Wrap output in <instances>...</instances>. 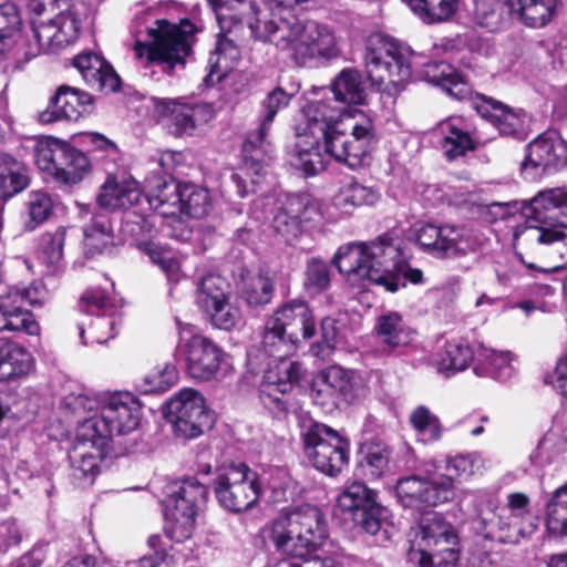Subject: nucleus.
<instances>
[{"label": "nucleus", "instance_id": "1", "mask_svg": "<svg viewBox=\"0 0 567 567\" xmlns=\"http://www.w3.org/2000/svg\"><path fill=\"white\" fill-rule=\"evenodd\" d=\"M526 225L514 233L513 245L530 269L557 271L567 264V188L538 192L523 206Z\"/></svg>", "mask_w": 567, "mask_h": 567}, {"label": "nucleus", "instance_id": "2", "mask_svg": "<svg viewBox=\"0 0 567 567\" xmlns=\"http://www.w3.org/2000/svg\"><path fill=\"white\" fill-rule=\"evenodd\" d=\"M332 264L352 285L370 281L383 286L386 291L396 292L405 287V280L413 285L423 284V272L408 265L399 245L390 235L383 234L370 244L352 243L341 246Z\"/></svg>", "mask_w": 567, "mask_h": 567}, {"label": "nucleus", "instance_id": "3", "mask_svg": "<svg viewBox=\"0 0 567 567\" xmlns=\"http://www.w3.org/2000/svg\"><path fill=\"white\" fill-rule=\"evenodd\" d=\"M252 37L274 43L281 50H289L299 65L319 58L331 59L338 55L337 40L328 25L302 20L290 11L277 19L262 21L258 28L252 27Z\"/></svg>", "mask_w": 567, "mask_h": 567}, {"label": "nucleus", "instance_id": "4", "mask_svg": "<svg viewBox=\"0 0 567 567\" xmlns=\"http://www.w3.org/2000/svg\"><path fill=\"white\" fill-rule=\"evenodd\" d=\"M260 533L277 553L298 558L321 549L329 539L326 515L310 504L280 512Z\"/></svg>", "mask_w": 567, "mask_h": 567}, {"label": "nucleus", "instance_id": "5", "mask_svg": "<svg viewBox=\"0 0 567 567\" xmlns=\"http://www.w3.org/2000/svg\"><path fill=\"white\" fill-rule=\"evenodd\" d=\"M33 44L23 48L24 59H33L42 51H55L73 42L80 21L70 0H30Z\"/></svg>", "mask_w": 567, "mask_h": 567}, {"label": "nucleus", "instance_id": "6", "mask_svg": "<svg viewBox=\"0 0 567 567\" xmlns=\"http://www.w3.org/2000/svg\"><path fill=\"white\" fill-rule=\"evenodd\" d=\"M306 127L300 132L298 127V142L291 153L290 163L297 169L303 171L308 176L317 175L326 169L327 158L318 148L319 138H327L336 125H344L342 112L332 107L326 101H317L305 109Z\"/></svg>", "mask_w": 567, "mask_h": 567}, {"label": "nucleus", "instance_id": "7", "mask_svg": "<svg viewBox=\"0 0 567 567\" xmlns=\"http://www.w3.org/2000/svg\"><path fill=\"white\" fill-rule=\"evenodd\" d=\"M412 49L402 41L381 32L369 35L364 63L369 79L394 92L402 91L412 75Z\"/></svg>", "mask_w": 567, "mask_h": 567}, {"label": "nucleus", "instance_id": "8", "mask_svg": "<svg viewBox=\"0 0 567 567\" xmlns=\"http://www.w3.org/2000/svg\"><path fill=\"white\" fill-rule=\"evenodd\" d=\"M147 41H136L134 52L137 59L166 65L171 72L176 65H184L192 54L196 27L187 19L178 24L157 19L146 28Z\"/></svg>", "mask_w": 567, "mask_h": 567}, {"label": "nucleus", "instance_id": "9", "mask_svg": "<svg viewBox=\"0 0 567 567\" xmlns=\"http://www.w3.org/2000/svg\"><path fill=\"white\" fill-rule=\"evenodd\" d=\"M141 419V404L128 392L104 394L101 413L80 422L81 437H96L107 445L116 435L134 431Z\"/></svg>", "mask_w": 567, "mask_h": 567}, {"label": "nucleus", "instance_id": "10", "mask_svg": "<svg viewBox=\"0 0 567 567\" xmlns=\"http://www.w3.org/2000/svg\"><path fill=\"white\" fill-rule=\"evenodd\" d=\"M303 454L307 461L322 474L336 477L349 460L348 442L332 427L310 422L301 429Z\"/></svg>", "mask_w": 567, "mask_h": 567}, {"label": "nucleus", "instance_id": "11", "mask_svg": "<svg viewBox=\"0 0 567 567\" xmlns=\"http://www.w3.org/2000/svg\"><path fill=\"white\" fill-rule=\"evenodd\" d=\"M207 496V488L196 478H186L174 491L166 505V536L182 543L189 539L195 529L196 515Z\"/></svg>", "mask_w": 567, "mask_h": 567}, {"label": "nucleus", "instance_id": "12", "mask_svg": "<svg viewBox=\"0 0 567 567\" xmlns=\"http://www.w3.org/2000/svg\"><path fill=\"white\" fill-rule=\"evenodd\" d=\"M375 141L372 123L344 121V125L333 127L324 140V158L329 155L336 161L355 168L364 164Z\"/></svg>", "mask_w": 567, "mask_h": 567}, {"label": "nucleus", "instance_id": "13", "mask_svg": "<svg viewBox=\"0 0 567 567\" xmlns=\"http://www.w3.org/2000/svg\"><path fill=\"white\" fill-rule=\"evenodd\" d=\"M214 492L219 504L230 512L251 508L260 488L257 475L244 463H230L217 470Z\"/></svg>", "mask_w": 567, "mask_h": 567}, {"label": "nucleus", "instance_id": "14", "mask_svg": "<svg viewBox=\"0 0 567 567\" xmlns=\"http://www.w3.org/2000/svg\"><path fill=\"white\" fill-rule=\"evenodd\" d=\"M167 419L174 433L183 439H195L212 427L214 416L208 410L203 395L194 389L186 388L173 396L167 404Z\"/></svg>", "mask_w": 567, "mask_h": 567}, {"label": "nucleus", "instance_id": "15", "mask_svg": "<svg viewBox=\"0 0 567 567\" xmlns=\"http://www.w3.org/2000/svg\"><path fill=\"white\" fill-rule=\"evenodd\" d=\"M567 165V142L555 131H547L526 146L520 163L525 179L536 181Z\"/></svg>", "mask_w": 567, "mask_h": 567}, {"label": "nucleus", "instance_id": "16", "mask_svg": "<svg viewBox=\"0 0 567 567\" xmlns=\"http://www.w3.org/2000/svg\"><path fill=\"white\" fill-rule=\"evenodd\" d=\"M473 523L477 533L484 537L511 544L518 543L537 528L533 519L520 517L511 509H497L492 501L480 509Z\"/></svg>", "mask_w": 567, "mask_h": 567}, {"label": "nucleus", "instance_id": "17", "mask_svg": "<svg viewBox=\"0 0 567 567\" xmlns=\"http://www.w3.org/2000/svg\"><path fill=\"white\" fill-rule=\"evenodd\" d=\"M395 493L403 507L419 513L452 501L455 494L451 480L430 481L416 475L399 480Z\"/></svg>", "mask_w": 567, "mask_h": 567}, {"label": "nucleus", "instance_id": "18", "mask_svg": "<svg viewBox=\"0 0 567 567\" xmlns=\"http://www.w3.org/2000/svg\"><path fill=\"white\" fill-rule=\"evenodd\" d=\"M415 240L423 252L436 259L463 257L471 249L463 229L449 224H421L415 229Z\"/></svg>", "mask_w": 567, "mask_h": 567}, {"label": "nucleus", "instance_id": "19", "mask_svg": "<svg viewBox=\"0 0 567 567\" xmlns=\"http://www.w3.org/2000/svg\"><path fill=\"white\" fill-rule=\"evenodd\" d=\"M338 506L349 512L353 520L368 534L375 535L382 525L383 507L378 504L375 493L361 482H353L338 496Z\"/></svg>", "mask_w": 567, "mask_h": 567}, {"label": "nucleus", "instance_id": "20", "mask_svg": "<svg viewBox=\"0 0 567 567\" xmlns=\"http://www.w3.org/2000/svg\"><path fill=\"white\" fill-rule=\"evenodd\" d=\"M186 373L197 381H210L220 369L224 352L210 339L194 334L181 346Z\"/></svg>", "mask_w": 567, "mask_h": 567}, {"label": "nucleus", "instance_id": "21", "mask_svg": "<svg viewBox=\"0 0 567 567\" xmlns=\"http://www.w3.org/2000/svg\"><path fill=\"white\" fill-rule=\"evenodd\" d=\"M354 398V372L341 365H330L318 373L313 388V401L328 409L349 403Z\"/></svg>", "mask_w": 567, "mask_h": 567}, {"label": "nucleus", "instance_id": "22", "mask_svg": "<svg viewBox=\"0 0 567 567\" xmlns=\"http://www.w3.org/2000/svg\"><path fill=\"white\" fill-rule=\"evenodd\" d=\"M454 542V528L437 513L423 517L419 525L410 532V549L408 558L415 565L425 564L432 548L441 543Z\"/></svg>", "mask_w": 567, "mask_h": 567}, {"label": "nucleus", "instance_id": "23", "mask_svg": "<svg viewBox=\"0 0 567 567\" xmlns=\"http://www.w3.org/2000/svg\"><path fill=\"white\" fill-rule=\"evenodd\" d=\"M22 19L12 2L0 4V55L6 56L12 70H21L31 59H24L23 48L33 44L22 33Z\"/></svg>", "mask_w": 567, "mask_h": 567}, {"label": "nucleus", "instance_id": "24", "mask_svg": "<svg viewBox=\"0 0 567 567\" xmlns=\"http://www.w3.org/2000/svg\"><path fill=\"white\" fill-rule=\"evenodd\" d=\"M317 213L318 207L309 195H289L277 207L272 218V228L286 241H291L300 235L301 224L312 220Z\"/></svg>", "mask_w": 567, "mask_h": 567}, {"label": "nucleus", "instance_id": "25", "mask_svg": "<svg viewBox=\"0 0 567 567\" xmlns=\"http://www.w3.org/2000/svg\"><path fill=\"white\" fill-rule=\"evenodd\" d=\"M105 446L106 444L96 437H81V427H78L75 441L69 452L74 484L86 486L94 482Z\"/></svg>", "mask_w": 567, "mask_h": 567}, {"label": "nucleus", "instance_id": "26", "mask_svg": "<svg viewBox=\"0 0 567 567\" xmlns=\"http://www.w3.org/2000/svg\"><path fill=\"white\" fill-rule=\"evenodd\" d=\"M93 97L79 89L61 85L48 107L39 114V121L50 124L56 121H78L91 112Z\"/></svg>", "mask_w": 567, "mask_h": 567}, {"label": "nucleus", "instance_id": "27", "mask_svg": "<svg viewBox=\"0 0 567 567\" xmlns=\"http://www.w3.org/2000/svg\"><path fill=\"white\" fill-rule=\"evenodd\" d=\"M373 333L381 353L386 355L401 352L414 340V330L396 311H388L379 316L373 327Z\"/></svg>", "mask_w": 567, "mask_h": 567}, {"label": "nucleus", "instance_id": "28", "mask_svg": "<svg viewBox=\"0 0 567 567\" xmlns=\"http://www.w3.org/2000/svg\"><path fill=\"white\" fill-rule=\"evenodd\" d=\"M271 317V324L284 328L287 334L299 342L300 338L310 339L316 333V322L307 302L291 300L278 308Z\"/></svg>", "mask_w": 567, "mask_h": 567}, {"label": "nucleus", "instance_id": "29", "mask_svg": "<svg viewBox=\"0 0 567 567\" xmlns=\"http://www.w3.org/2000/svg\"><path fill=\"white\" fill-rule=\"evenodd\" d=\"M142 193L137 181L124 173L109 175L102 184L97 203L106 209H125L136 205Z\"/></svg>", "mask_w": 567, "mask_h": 567}, {"label": "nucleus", "instance_id": "30", "mask_svg": "<svg viewBox=\"0 0 567 567\" xmlns=\"http://www.w3.org/2000/svg\"><path fill=\"white\" fill-rule=\"evenodd\" d=\"M155 112L174 135L192 133L205 112L202 105H189L175 100L154 99Z\"/></svg>", "mask_w": 567, "mask_h": 567}, {"label": "nucleus", "instance_id": "31", "mask_svg": "<svg viewBox=\"0 0 567 567\" xmlns=\"http://www.w3.org/2000/svg\"><path fill=\"white\" fill-rule=\"evenodd\" d=\"M378 198L379 194L372 187L351 182L339 188L322 214L328 220L337 221L351 215L359 206L373 205Z\"/></svg>", "mask_w": 567, "mask_h": 567}, {"label": "nucleus", "instance_id": "32", "mask_svg": "<svg viewBox=\"0 0 567 567\" xmlns=\"http://www.w3.org/2000/svg\"><path fill=\"white\" fill-rule=\"evenodd\" d=\"M73 65L79 70L83 80L93 89L103 92H114L120 87V78L113 68L95 53H82L74 58Z\"/></svg>", "mask_w": 567, "mask_h": 567}, {"label": "nucleus", "instance_id": "33", "mask_svg": "<svg viewBox=\"0 0 567 567\" xmlns=\"http://www.w3.org/2000/svg\"><path fill=\"white\" fill-rule=\"evenodd\" d=\"M474 107L482 117L488 118L501 134L517 138L525 137V117L507 109L501 102L480 96Z\"/></svg>", "mask_w": 567, "mask_h": 567}, {"label": "nucleus", "instance_id": "34", "mask_svg": "<svg viewBox=\"0 0 567 567\" xmlns=\"http://www.w3.org/2000/svg\"><path fill=\"white\" fill-rule=\"evenodd\" d=\"M269 127L261 124L250 132L243 145L244 169L251 176V183H258V177L264 173L266 159L272 153L271 145L267 141Z\"/></svg>", "mask_w": 567, "mask_h": 567}, {"label": "nucleus", "instance_id": "35", "mask_svg": "<svg viewBox=\"0 0 567 567\" xmlns=\"http://www.w3.org/2000/svg\"><path fill=\"white\" fill-rule=\"evenodd\" d=\"M422 76L429 83L441 86L451 96L464 100L471 94V87L456 69L444 61L426 63L422 70Z\"/></svg>", "mask_w": 567, "mask_h": 567}, {"label": "nucleus", "instance_id": "36", "mask_svg": "<svg viewBox=\"0 0 567 567\" xmlns=\"http://www.w3.org/2000/svg\"><path fill=\"white\" fill-rule=\"evenodd\" d=\"M216 11L219 28L233 31L236 19H246L247 27L252 35V27H260L262 21L257 17V6L251 0H208Z\"/></svg>", "mask_w": 567, "mask_h": 567}, {"label": "nucleus", "instance_id": "37", "mask_svg": "<svg viewBox=\"0 0 567 567\" xmlns=\"http://www.w3.org/2000/svg\"><path fill=\"white\" fill-rule=\"evenodd\" d=\"M184 184L169 177L158 182L151 189L147 202L163 217H175L183 209Z\"/></svg>", "mask_w": 567, "mask_h": 567}, {"label": "nucleus", "instance_id": "38", "mask_svg": "<svg viewBox=\"0 0 567 567\" xmlns=\"http://www.w3.org/2000/svg\"><path fill=\"white\" fill-rule=\"evenodd\" d=\"M33 365L30 352L17 342L0 338V380L10 381L28 374Z\"/></svg>", "mask_w": 567, "mask_h": 567}, {"label": "nucleus", "instance_id": "39", "mask_svg": "<svg viewBox=\"0 0 567 567\" xmlns=\"http://www.w3.org/2000/svg\"><path fill=\"white\" fill-rule=\"evenodd\" d=\"M30 184L28 166L7 153H0V199H9Z\"/></svg>", "mask_w": 567, "mask_h": 567}, {"label": "nucleus", "instance_id": "40", "mask_svg": "<svg viewBox=\"0 0 567 567\" xmlns=\"http://www.w3.org/2000/svg\"><path fill=\"white\" fill-rule=\"evenodd\" d=\"M27 332L34 336L40 327L33 315L24 309L12 295L0 300V332Z\"/></svg>", "mask_w": 567, "mask_h": 567}, {"label": "nucleus", "instance_id": "41", "mask_svg": "<svg viewBox=\"0 0 567 567\" xmlns=\"http://www.w3.org/2000/svg\"><path fill=\"white\" fill-rule=\"evenodd\" d=\"M275 367H270L265 374L266 383L261 390L262 393L275 395L277 393H288L293 385L299 382L303 375L302 365L299 362L277 358Z\"/></svg>", "mask_w": 567, "mask_h": 567}, {"label": "nucleus", "instance_id": "42", "mask_svg": "<svg viewBox=\"0 0 567 567\" xmlns=\"http://www.w3.org/2000/svg\"><path fill=\"white\" fill-rule=\"evenodd\" d=\"M474 359V352L464 339L446 341L444 348L433 359L439 373L454 374L468 368Z\"/></svg>", "mask_w": 567, "mask_h": 567}, {"label": "nucleus", "instance_id": "43", "mask_svg": "<svg viewBox=\"0 0 567 567\" xmlns=\"http://www.w3.org/2000/svg\"><path fill=\"white\" fill-rule=\"evenodd\" d=\"M439 132L442 135L443 153L450 161L463 156L466 152L475 148L474 140L457 118L442 122L439 126Z\"/></svg>", "mask_w": 567, "mask_h": 567}, {"label": "nucleus", "instance_id": "44", "mask_svg": "<svg viewBox=\"0 0 567 567\" xmlns=\"http://www.w3.org/2000/svg\"><path fill=\"white\" fill-rule=\"evenodd\" d=\"M513 360L514 357L508 351L497 352L484 348L478 352L474 372L480 377H491L496 380L506 381L515 372Z\"/></svg>", "mask_w": 567, "mask_h": 567}, {"label": "nucleus", "instance_id": "45", "mask_svg": "<svg viewBox=\"0 0 567 567\" xmlns=\"http://www.w3.org/2000/svg\"><path fill=\"white\" fill-rule=\"evenodd\" d=\"M558 0H512L514 16L532 28L546 25L554 17Z\"/></svg>", "mask_w": 567, "mask_h": 567}, {"label": "nucleus", "instance_id": "46", "mask_svg": "<svg viewBox=\"0 0 567 567\" xmlns=\"http://www.w3.org/2000/svg\"><path fill=\"white\" fill-rule=\"evenodd\" d=\"M247 25L246 19H236L233 22V31L221 30L217 40L215 52L209 58L212 66L227 69L229 61L239 58L238 42L244 32V25Z\"/></svg>", "mask_w": 567, "mask_h": 567}, {"label": "nucleus", "instance_id": "47", "mask_svg": "<svg viewBox=\"0 0 567 567\" xmlns=\"http://www.w3.org/2000/svg\"><path fill=\"white\" fill-rule=\"evenodd\" d=\"M114 245V234L111 221L105 215L94 216L84 228L85 254L94 256L103 254Z\"/></svg>", "mask_w": 567, "mask_h": 567}, {"label": "nucleus", "instance_id": "48", "mask_svg": "<svg viewBox=\"0 0 567 567\" xmlns=\"http://www.w3.org/2000/svg\"><path fill=\"white\" fill-rule=\"evenodd\" d=\"M231 298L230 284L221 276L207 274L197 282L196 302L203 310Z\"/></svg>", "mask_w": 567, "mask_h": 567}, {"label": "nucleus", "instance_id": "49", "mask_svg": "<svg viewBox=\"0 0 567 567\" xmlns=\"http://www.w3.org/2000/svg\"><path fill=\"white\" fill-rule=\"evenodd\" d=\"M62 158L56 179L64 184L80 183L90 171L87 156L68 143L64 144Z\"/></svg>", "mask_w": 567, "mask_h": 567}, {"label": "nucleus", "instance_id": "50", "mask_svg": "<svg viewBox=\"0 0 567 567\" xmlns=\"http://www.w3.org/2000/svg\"><path fill=\"white\" fill-rule=\"evenodd\" d=\"M546 527L556 538L567 537V483L558 487L547 503Z\"/></svg>", "mask_w": 567, "mask_h": 567}, {"label": "nucleus", "instance_id": "51", "mask_svg": "<svg viewBox=\"0 0 567 567\" xmlns=\"http://www.w3.org/2000/svg\"><path fill=\"white\" fill-rule=\"evenodd\" d=\"M391 450L382 442H369L365 445L360 467L372 480L380 478L390 470Z\"/></svg>", "mask_w": 567, "mask_h": 567}, {"label": "nucleus", "instance_id": "52", "mask_svg": "<svg viewBox=\"0 0 567 567\" xmlns=\"http://www.w3.org/2000/svg\"><path fill=\"white\" fill-rule=\"evenodd\" d=\"M475 16L482 27L496 31L509 16H514V7L512 0H477Z\"/></svg>", "mask_w": 567, "mask_h": 567}, {"label": "nucleus", "instance_id": "53", "mask_svg": "<svg viewBox=\"0 0 567 567\" xmlns=\"http://www.w3.org/2000/svg\"><path fill=\"white\" fill-rule=\"evenodd\" d=\"M332 91L337 101L347 104H361L365 92L361 75L355 70H343L332 83Z\"/></svg>", "mask_w": 567, "mask_h": 567}, {"label": "nucleus", "instance_id": "54", "mask_svg": "<svg viewBox=\"0 0 567 567\" xmlns=\"http://www.w3.org/2000/svg\"><path fill=\"white\" fill-rule=\"evenodd\" d=\"M297 347L295 342L284 330V328L271 324V317L265 323L261 339V350L272 358H287Z\"/></svg>", "mask_w": 567, "mask_h": 567}, {"label": "nucleus", "instance_id": "55", "mask_svg": "<svg viewBox=\"0 0 567 567\" xmlns=\"http://www.w3.org/2000/svg\"><path fill=\"white\" fill-rule=\"evenodd\" d=\"M25 220L23 227L28 231L34 230L47 221L53 212V200L50 194L43 190H32L24 203Z\"/></svg>", "mask_w": 567, "mask_h": 567}, {"label": "nucleus", "instance_id": "56", "mask_svg": "<svg viewBox=\"0 0 567 567\" xmlns=\"http://www.w3.org/2000/svg\"><path fill=\"white\" fill-rule=\"evenodd\" d=\"M64 144L65 142L56 138L38 141L34 146V159L38 167L42 171L50 172L56 177L58 167L63 159Z\"/></svg>", "mask_w": 567, "mask_h": 567}, {"label": "nucleus", "instance_id": "57", "mask_svg": "<svg viewBox=\"0 0 567 567\" xmlns=\"http://www.w3.org/2000/svg\"><path fill=\"white\" fill-rule=\"evenodd\" d=\"M212 209V198L206 188L192 184H184L183 209L185 214L193 218H202Z\"/></svg>", "mask_w": 567, "mask_h": 567}, {"label": "nucleus", "instance_id": "58", "mask_svg": "<svg viewBox=\"0 0 567 567\" xmlns=\"http://www.w3.org/2000/svg\"><path fill=\"white\" fill-rule=\"evenodd\" d=\"M274 296V282L264 275L248 277L244 281L243 297L249 307H259L270 302Z\"/></svg>", "mask_w": 567, "mask_h": 567}, {"label": "nucleus", "instance_id": "59", "mask_svg": "<svg viewBox=\"0 0 567 567\" xmlns=\"http://www.w3.org/2000/svg\"><path fill=\"white\" fill-rule=\"evenodd\" d=\"M178 379V373L173 364L165 363L148 372L141 383L144 393L165 392L172 388Z\"/></svg>", "mask_w": 567, "mask_h": 567}, {"label": "nucleus", "instance_id": "60", "mask_svg": "<svg viewBox=\"0 0 567 567\" xmlns=\"http://www.w3.org/2000/svg\"><path fill=\"white\" fill-rule=\"evenodd\" d=\"M330 271L326 261L312 258L307 262L305 270V289L311 295L326 291L330 286Z\"/></svg>", "mask_w": 567, "mask_h": 567}, {"label": "nucleus", "instance_id": "61", "mask_svg": "<svg viewBox=\"0 0 567 567\" xmlns=\"http://www.w3.org/2000/svg\"><path fill=\"white\" fill-rule=\"evenodd\" d=\"M410 422L425 442L437 441L441 437L439 419L424 405L417 406L411 413Z\"/></svg>", "mask_w": 567, "mask_h": 567}, {"label": "nucleus", "instance_id": "62", "mask_svg": "<svg viewBox=\"0 0 567 567\" xmlns=\"http://www.w3.org/2000/svg\"><path fill=\"white\" fill-rule=\"evenodd\" d=\"M68 234L66 227H58L52 233H45L41 238L42 259L49 266H56L63 258V247Z\"/></svg>", "mask_w": 567, "mask_h": 567}, {"label": "nucleus", "instance_id": "63", "mask_svg": "<svg viewBox=\"0 0 567 567\" xmlns=\"http://www.w3.org/2000/svg\"><path fill=\"white\" fill-rule=\"evenodd\" d=\"M230 299L226 298L224 301L204 310L209 316L212 323L219 329L229 330L241 319L239 308L231 303Z\"/></svg>", "mask_w": 567, "mask_h": 567}, {"label": "nucleus", "instance_id": "64", "mask_svg": "<svg viewBox=\"0 0 567 567\" xmlns=\"http://www.w3.org/2000/svg\"><path fill=\"white\" fill-rule=\"evenodd\" d=\"M458 538L454 532V542L451 544L441 543L432 548L430 553H426L429 559L425 564L417 565L419 567H455L458 558Z\"/></svg>", "mask_w": 567, "mask_h": 567}]
</instances>
